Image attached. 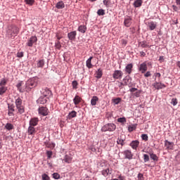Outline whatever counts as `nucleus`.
Returning a JSON list of instances; mask_svg holds the SVG:
<instances>
[{"instance_id":"1","label":"nucleus","mask_w":180,"mask_h":180,"mask_svg":"<svg viewBox=\"0 0 180 180\" xmlns=\"http://www.w3.org/2000/svg\"><path fill=\"white\" fill-rule=\"evenodd\" d=\"M39 84V78L32 77L28 79L25 83V91L26 92H30L33 88H36Z\"/></svg>"},{"instance_id":"2","label":"nucleus","mask_w":180,"mask_h":180,"mask_svg":"<svg viewBox=\"0 0 180 180\" xmlns=\"http://www.w3.org/2000/svg\"><path fill=\"white\" fill-rule=\"evenodd\" d=\"M6 33L8 37L13 39V34L16 36L19 33V28L15 25H11L8 27Z\"/></svg>"},{"instance_id":"3","label":"nucleus","mask_w":180,"mask_h":180,"mask_svg":"<svg viewBox=\"0 0 180 180\" xmlns=\"http://www.w3.org/2000/svg\"><path fill=\"white\" fill-rule=\"evenodd\" d=\"M15 107L18 110V113L22 115L25 113V106L22 105V99L20 98H18L15 101Z\"/></svg>"},{"instance_id":"4","label":"nucleus","mask_w":180,"mask_h":180,"mask_svg":"<svg viewBox=\"0 0 180 180\" xmlns=\"http://www.w3.org/2000/svg\"><path fill=\"white\" fill-rule=\"evenodd\" d=\"M116 125L115 124H107L101 128L102 131H115Z\"/></svg>"},{"instance_id":"5","label":"nucleus","mask_w":180,"mask_h":180,"mask_svg":"<svg viewBox=\"0 0 180 180\" xmlns=\"http://www.w3.org/2000/svg\"><path fill=\"white\" fill-rule=\"evenodd\" d=\"M36 43H37V37L32 36L28 39L26 44L28 47H33V44H36Z\"/></svg>"},{"instance_id":"6","label":"nucleus","mask_w":180,"mask_h":180,"mask_svg":"<svg viewBox=\"0 0 180 180\" xmlns=\"http://www.w3.org/2000/svg\"><path fill=\"white\" fill-rule=\"evenodd\" d=\"M123 77V72L122 70H115L112 74V78L114 79H122Z\"/></svg>"},{"instance_id":"7","label":"nucleus","mask_w":180,"mask_h":180,"mask_svg":"<svg viewBox=\"0 0 180 180\" xmlns=\"http://www.w3.org/2000/svg\"><path fill=\"white\" fill-rule=\"evenodd\" d=\"M38 112L39 115H41V116H47L49 115V109L46 107H39Z\"/></svg>"},{"instance_id":"8","label":"nucleus","mask_w":180,"mask_h":180,"mask_svg":"<svg viewBox=\"0 0 180 180\" xmlns=\"http://www.w3.org/2000/svg\"><path fill=\"white\" fill-rule=\"evenodd\" d=\"M123 155H124V158L127 160H133V153L130 150H126L122 152Z\"/></svg>"},{"instance_id":"9","label":"nucleus","mask_w":180,"mask_h":180,"mask_svg":"<svg viewBox=\"0 0 180 180\" xmlns=\"http://www.w3.org/2000/svg\"><path fill=\"white\" fill-rule=\"evenodd\" d=\"M174 143L169 142L168 140L165 141V147L167 151L174 150Z\"/></svg>"},{"instance_id":"10","label":"nucleus","mask_w":180,"mask_h":180,"mask_svg":"<svg viewBox=\"0 0 180 180\" xmlns=\"http://www.w3.org/2000/svg\"><path fill=\"white\" fill-rule=\"evenodd\" d=\"M147 62H143L141 65H139V70L141 72V74L146 73V71H147Z\"/></svg>"},{"instance_id":"11","label":"nucleus","mask_w":180,"mask_h":180,"mask_svg":"<svg viewBox=\"0 0 180 180\" xmlns=\"http://www.w3.org/2000/svg\"><path fill=\"white\" fill-rule=\"evenodd\" d=\"M153 86L155 87V89H163V88H166L167 86H165V84L161 83V82H155V83L153 84Z\"/></svg>"},{"instance_id":"12","label":"nucleus","mask_w":180,"mask_h":180,"mask_svg":"<svg viewBox=\"0 0 180 180\" xmlns=\"http://www.w3.org/2000/svg\"><path fill=\"white\" fill-rule=\"evenodd\" d=\"M68 37L69 40L74 41L77 39V31L70 32L68 34Z\"/></svg>"},{"instance_id":"13","label":"nucleus","mask_w":180,"mask_h":180,"mask_svg":"<svg viewBox=\"0 0 180 180\" xmlns=\"http://www.w3.org/2000/svg\"><path fill=\"white\" fill-rule=\"evenodd\" d=\"M47 101H49V97L41 96L40 98L37 100V103H39L40 105H44L47 103Z\"/></svg>"},{"instance_id":"14","label":"nucleus","mask_w":180,"mask_h":180,"mask_svg":"<svg viewBox=\"0 0 180 180\" xmlns=\"http://www.w3.org/2000/svg\"><path fill=\"white\" fill-rule=\"evenodd\" d=\"M27 134L28 136H32L34 137V134H36V129L34 127L29 126L27 129Z\"/></svg>"},{"instance_id":"15","label":"nucleus","mask_w":180,"mask_h":180,"mask_svg":"<svg viewBox=\"0 0 180 180\" xmlns=\"http://www.w3.org/2000/svg\"><path fill=\"white\" fill-rule=\"evenodd\" d=\"M37 124H39V118L33 117V118L30 119V126H32V127H34V126H37Z\"/></svg>"},{"instance_id":"16","label":"nucleus","mask_w":180,"mask_h":180,"mask_svg":"<svg viewBox=\"0 0 180 180\" xmlns=\"http://www.w3.org/2000/svg\"><path fill=\"white\" fill-rule=\"evenodd\" d=\"M102 175L103 176H108V175H112V168H107L105 169L102 170L101 172Z\"/></svg>"},{"instance_id":"17","label":"nucleus","mask_w":180,"mask_h":180,"mask_svg":"<svg viewBox=\"0 0 180 180\" xmlns=\"http://www.w3.org/2000/svg\"><path fill=\"white\" fill-rule=\"evenodd\" d=\"M124 25L126 27H130L131 26V17L128 16L124 18Z\"/></svg>"},{"instance_id":"18","label":"nucleus","mask_w":180,"mask_h":180,"mask_svg":"<svg viewBox=\"0 0 180 180\" xmlns=\"http://www.w3.org/2000/svg\"><path fill=\"white\" fill-rule=\"evenodd\" d=\"M42 96L45 98H49L51 95V91L49 89H44L42 90Z\"/></svg>"},{"instance_id":"19","label":"nucleus","mask_w":180,"mask_h":180,"mask_svg":"<svg viewBox=\"0 0 180 180\" xmlns=\"http://www.w3.org/2000/svg\"><path fill=\"white\" fill-rule=\"evenodd\" d=\"M148 27H149L150 30H154L155 27H157V22L154 21L148 22Z\"/></svg>"},{"instance_id":"20","label":"nucleus","mask_w":180,"mask_h":180,"mask_svg":"<svg viewBox=\"0 0 180 180\" xmlns=\"http://www.w3.org/2000/svg\"><path fill=\"white\" fill-rule=\"evenodd\" d=\"M140 144V142L137 140L132 141L130 143V147L133 148V150H137V147H139V145Z\"/></svg>"},{"instance_id":"21","label":"nucleus","mask_w":180,"mask_h":180,"mask_svg":"<svg viewBox=\"0 0 180 180\" xmlns=\"http://www.w3.org/2000/svg\"><path fill=\"white\" fill-rule=\"evenodd\" d=\"M123 81L125 86L131 85V77H130V76H126Z\"/></svg>"},{"instance_id":"22","label":"nucleus","mask_w":180,"mask_h":180,"mask_svg":"<svg viewBox=\"0 0 180 180\" xmlns=\"http://www.w3.org/2000/svg\"><path fill=\"white\" fill-rule=\"evenodd\" d=\"M15 112V105H8V116H13V112Z\"/></svg>"},{"instance_id":"23","label":"nucleus","mask_w":180,"mask_h":180,"mask_svg":"<svg viewBox=\"0 0 180 180\" xmlns=\"http://www.w3.org/2000/svg\"><path fill=\"white\" fill-rule=\"evenodd\" d=\"M63 161L67 164H71V162H72V157L68 155H65L64 157Z\"/></svg>"},{"instance_id":"24","label":"nucleus","mask_w":180,"mask_h":180,"mask_svg":"<svg viewBox=\"0 0 180 180\" xmlns=\"http://www.w3.org/2000/svg\"><path fill=\"white\" fill-rule=\"evenodd\" d=\"M56 8H57V9H64V8H65V4H64V1H60L58 2L56 4Z\"/></svg>"},{"instance_id":"25","label":"nucleus","mask_w":180,"mask_h":180,"mask_svg":"<svg viewBox=\"0 0 180 180\" xmlns=\"http://www.w3.org/2000/svg\"><path fill=\"white\" fill-rule=\"evenodd\" d=\"M125 71L127 74H131V71H133V64H128L125 68Z\"/></svg>"},{"instance_id":"26","label":"nucleus","mask_w":180,"mask_h":180,"mask_svg":"<svg viewBox=\"0 0 180 180\" xmlns=\"http://www.w3.org/2000/svg\"><path fill=\"white\" fill-rule=\"evenodd\" d=\"M81 101H82V98L79 97V96H75L73 99V102L76 106L77 105H79V103H81Z\"/></svg>"},{"instance_id":"27","label":"nucleus","mask_w":180,"mask_h":180,"mask_svg":"<svg viewBox=\"0 0 180 180\" xmlns=\"http://www.w3.org/2000/svg\"><path fill=\"white\" fill-rule=\"evenodd\" d=\"M98 101H99V98H98V96H93L91 100V105L92 106H96V102H98Z\"/></svg>"},{"instance_id":"28","label":"nucleus","mask_w":180,"mask_h":180,"mask_svg":"<svg viewBox=\"0 0 180 180\" xmlns=\"http://www.w3.org/2000/svg\"><path fill=\"white\" fill-rule=\"evenodd\" d=\"M139 46L142 47V49H146V47H150V45H148V43L146 41H142L139 43Z\"/></svg>"},{"instance_id":"29","label":"nucleus","mask_w":180,"mask_h":180,"mask_svg":"<svg viewBox=\"0 0 180 180\" xmlns=\"http://www.w3.org/2000/svg\"><path fill=\"white\" fill-rule=\"evenodd\" d=\"M92 58H94V57L91 56L86 61V65L87 68H92V67H94L91 63Z\"/></svg>"},{"instance_id":"30","label":"nucleus","mask_w":180,"mask_h":180,"mask_svg":"<svg viewBox=\"0 0 180 180\" xmlns=\"http://www.w3.org/2000/svg\"><path fill=\"white\" fill-rule=\"evenodd\" d=\"M22 85H23V82H20L17 84V88L20 92L23 93L25 92V91H26V88L25 89L22 88Z\"/></svg>"},{"instance_id":"31","label":"nucleus","mask_w":180,"mask_h":180,"mask_svg":"<svg viewBox=\"0 0 180 180\" xmlns=\"http://www.w3.org/2000/svg\"><path fill=\"white\" fill-rule=\"evenodd\" d=\"M78 31L80 32V33H85L86 32V25H79L78 27Z\"/></svg>"},{"instance_id":"32","label":"nucleus","mask_w":180,"mask_h":180,"mask_svg":"<svg viewBox=\"0 0 180 180\" xmlns=\"http://www.w3.org/2000/svg\"><path fill=\"white\" fill-rule=\"evenodd\" d=\"M37 68H43L44 67V59L39 60L37 63Z\"/></svg>"},{"instance_id":"33","label":"nucleus","mask_w":180,"mask_h":180,"mask_svg":"<svg viewBox=\"0 0 180 180\" xmlns=\"http://www.w3.org/2000/svg\"><path fill=\"white\" fill-rule=\"evenodd\" d=\"M8 91V87L5 86H0V95H4Z\"/></svg>"},{"instance_id":"34","label":"nucleus","mask_w":180,"mask_h":180,"mask_svg":"<svg viewBox=\"0 0 180 180\" xmlns=\"http://www.w3.org/2000/svg\"><path fill=\"white\" fill-rule=\"evenodd\" d=\"M68 119L71 120L73 117H77V112L73 110L68 114Z\"/></svg>"},{"instance_id":"35","label":"nucleus","mask_w":180,"mask_h":180,"mask_svg":"<svg viewBox=\"0 0 180 180\" xmlns=\"http://www.w3.org/2000/svg\"><path fill=\"white\" fill-rule=\"evenodd\" d=\"M102 75H103V72L101 69H98L96 72V78H102Z\"/></svg>"},{"instance_id":"36","label":"nucleus","mask_w":180,"mask_h":180,"mask_svg":"<svg viewBox=\"0 0 180 180\" xmlns=\"http://www.w3.org/2000/svg\"><path fill=\"white\" fill-rule=\"evenodd\" d=\"M142 4H143V1L141 0H136L134 1V6H135V8H140Z\"/></svg>"},{"instance_id":"37","label":"nucleus","mask_w":180,"mask_h":180,"mask_svg":"<svg viewBox=\"0 0 180 180\" xmlns=\"http://www.w3.org/2000/svg\"><path fill=\"white\" fill-rule=\"evenodd\" d=\"M149 155H150L151 160H153V161H158V156H157V155H155L153 153H150Z\"/></svg>"},{"instance_id":"38","label":"nucleus","mask_w":180,"mask_h":180,"mask_svg":"<svg viewBox=\"0 0 180 180\" xmlns=\"http://www.w3.org/2000/svg\"><path fill=\"white\" fill-rule=\"evenodd\" d=\"M112 101L113 102L114 105H119V103L122 102V98H114L112 100Z\"/></svg>"},{"instance_id":"39","label":"nucleus","mask_w":180,"mask_h":180,"mask_svg":"<svg viewBox=\"0 0 180 180\" xmlns=\"http://www.w3.org/2000/svg\"><path fill=\"white\" fill-rule=\"evenodd\" d=\"M5 129H6V130H13V124L11 123H7L5 126Z\"/></svg>"},{"instance_id":"40","label":"nucleus","mask_w":180,"mask_h":180,"mask_svg":"<svg viewBox=\"0 0 180 180\" xmlns=\"http://www.w3.org/2000/svg\"><path fill=\"white\" fill-rule=\"evenodd\" d=\"M7 82H8V80H6V79L5 78L1 79L0 82V86H5Z\"/></svg>"},{"instance_id":"41","label":"nucleus","mask_w":180,"mask_h":180,"mask_svg":"<svg viewBox=\"0 0 180 180\" xmlns=\"http://www.w3.org/2000/svg\"><path fill=\"white\" fill-rule=\"evenodd\" d=\"M117 144H120V146H124V140L122 138H118L117 141Z\"/></svg>"},{"instance_id":"42","label":"nucleus","mask_w":180,"mask_h":180,"mask_svg":"<svg viewBox=\"0 0 180 180\" xmlns=\"http://www.w3.org/2000/svg\"><path fill=\"white\" fill-rule=\"evenodd\" d=\"M117 122L118 123H126L127 122V120H126V117H120L117 119Z\"/></svg>"},{"instance_id":"43","label":"nucleus","mask_w":180,"mask_h":180,"mask_svg":"<svg viewBox=\"0 0 180 180\" xmlns=\"http://www.w3.org/2000/svg\"><path fill=\"white\" fill-rule=\"evenodd\" d=\"M97 15H98V16H103V15H105V10L103 9L98 10Z\"/></svg>"},{"instance_id":"44","label":"nucleus","mask_w":180,"mask_h":180,"mask_svg":"<svg viewBox=\"0 0 180 180\" xmlns=\"http://www.w3.org/2000/svg\"><path fill=\"white\" fill-rule=\"evenodd\" d=\"M136 127H137V124H134V125L129 126L128 127V130L129 131L131 132L133 131V130H136Z\"/></svg>"},{"instance_id":"45","label":"nucleus","mask_w":180,"mask_h":180,"mask_svg":"<svg viewBox=\"0 0 180 180\" xmlns=\"http://www.w3.org/2000/svg\"><path fill=\"white\" fill-rule=\"evenodd\" d=\"M141 139H142V140H143V141H148V135H147L146 134H143L141 135Z\"/></svg>"},{"instance_id":"46","label":"nucleus","mask_w":180,"mask_h":180,"mask_svg":"<svg viewBox=\"0 0 180 180\" xmlns=\"http://www.w3.org/2000/svg\"><path fill=\"white\" fill-rule=\"evenodd\" d=\"M72 88L73 89H77V88H78V82H77L76 80L73 81L72 82Z\"/></svg>"},{"instance_id":"47","label":"nucleus","mask_w":180,"mask_h":180,"mask_svg":"<svg viewBox=\"0 0 180 180\" xmlns=\"http://www.w3.org/2000/svg\"><path fill=\"white\" fill-rule=\"evenodd\" d=\"M171 104L173 105V106H176L178 105V99L176 98H172L171 101Z\"/></svg>"},{"instance_id":"48","label":"nucleus","mask_w":180,"mask_h":180,"mask_svg":"<svg viewBox=\"0 0 180 180\" xmlns=\"http://www.w3.org/2000/svg\"><path fill=\"white\" fill-rule=\"evenodd\" d=\"M25 2H26L27 5L32 6L34 4V0H25Z\"/></svg>"},{"instance_id":"49","label":"nucleus","mask_w":180,"mask_h":180,"mask_svg":"<svg viewBox=\"0 0 180 180\" xmlns=\"http://www.w3.org/2000/svg\"><path fill=\"white\" fill-rule=\"evenodd\" d=\"M55 46L58 50H60L61 49V42H60V41H57L55 44Z\"/></svg>"},{"instance_id":"50","label":"nucleus","mask_w":180,"mask_h":180,"mask_svg":"<svg viewBox=\"0 0 180 180\" xmlns=\"http://www.w3.org/2000/svg\"><path fill=\"white\" fill-rule=\"evenodd\" d=\"M143 160H144V162H148V161H150V156H148V155L147 154H144Z\"/></svg>"},{"instance_id":"51","label":"nucleus","mask_w":180,"mask_h":180,"mask_svg":"<svg viewBox=\"0 0 180 180\" xmlns=\"http://www.w3.org/2000/svg\"><path fill=\"white\" fill-rule=\"evenodd\" d=\"M135 93H134V96H136V98H139L140 95L141 94V90H136Z\"/></svg>"},{"instance_id":"52","label":"nucleus","mask_w":180,"mask_h":180,"mask_svg":"<svg viewBox=\"0 0 180 180\" xmlns=\"http://www.w3.org/2000/svg\"><path fill=\"white\" fill-rule=\"evenodd\" d=\"M42 180H50V176L47 175L46 174H42Z\"/></svg>"},{"instance_id":"53","label":"nucleus","mask_w":180,"mask_h":180,"mask_svg":"<svg viewBox=\"0 0 180 180\" xmlns=\"http://www.w3.org/2000/svg\"><path fill=\"white\" fill-rule=\"evenodd\" d=\"M52 175L54 179H60V174L58 173H53Z\"/></svg>"},{"instance_id":"54","label":"nucleus","mask_w":180,"mask_h":180,"mask_svg":"<svg viewBox=\"0 0 180 180\" xmlns=\"http://www.w3.org/2000/svg\"><path fill=\"white\" fill-rule=\"evenodd\" d=\"M46 155H47L49 160H50V158H51V156L53 155V151L48 150L46 152Z\"/></svg>"},{"instance_id":"55","label":"nucleus","mask_w":180,"mask_h":180,"mask_svg":"<svg viewBox=\"0 0 180 180\" xmlns=\"http://www.w3.org/2000/svg\"><path fill=\"white\" fill-rule=\"evenodd\" d=\"M138 180H144V175H143L141 173H139L138 174Z\"/></svg>"},{"instance_id":"56","label":"nucleus","mask_w":180,"mask_h":180,"mask_svg":"<svg viewBox=\"0 0 180 180\" xmlns=\"http://www.w3.org/2000/svg\"><path fill=\"white\" fill-rule=\"evenodd\" d=\"M103 5L106 6V8H109V0H103Z\"/></svg>"},{"instance_id":"57","label":"nucleus","mask_w":180,"mask_h":180,"mask_svg":"<svg viewBox=\"0 0 180 180\" xmlns=\"http://www.w3.org/2000/svg\"><path fill=\"white\" fill-rule=\"evenodd\" d=\"M17 57L22 58V57H23V52H18Z\"/></svg>"},{"instance_id":"58","label":"nucleus","mask_w":180,"mask_h":180,"mask_svg":"<svg viewBox=\"0 0 180 180\" xmlns=\"http://www.w3.org/2000/svg\"><path fill=\"white\" fill-rule=\"evenodd\" d=\"M154 77H155V78H161V73L156 72L154 74Z\"/></svg>"},{"instance_id":"59","label":"nucleus","mask_w":180,"mask_h":180,"mask_svg":"<svg viewBox=\"0 0 180 180\" xmlns=\"http://www.w3.org/2000/svg\"><path fill=\"white\" fill-rule=\"evenodd\" d=\"M144 77L146 78H148V77H151V73L150 72H147L145 75Z\"/></svg>"},{"instance_id":"60","label":"nucleus","mask_w":180,"mask_h":180,"mask_svg":"<svg viewBox=\"0 0 180 180\" xmlns=\"http://www.w3.org/2000/svg\"><path fill=\"white\" fill-rule=\"evenodd\" d=\"M121 42H122V44H123L124 46H126L127 44V40L122 39Z\"/></svg>"},{"instance_id":"61","label":"nucleus","mask_w":180,"mask_h":180,"mask_svg":"<svg viewBox=\"0 0 180 180\" xmlns=\"http://www.w3.org/2000/svg\"><path fill=\"white\" fill-rule=\"evenodd\" d=\"M136 91H137V89H136V88L130 89V92H132L133 94H134V92H136Z\"/></svg>"},{"instance_id":"62","label":"nucleus","mask_w":180,"mask_h":180,"mask_svg":"<svg viewBox=\"0 0 180 180\" xmlns=\"http://www.w3.org/2000/svg\"><path fill=\"white\" fill-rule=\"evenodd\" d=\"M159 61H160V63H164V56H160Z\"/></svg>"},{"instance_id":"63","label":"nucleus","mask_w":180,"mask_h":180,"mask_svg":"<svg viewBox=\"0 0 180 180\" xmlns=\"http://www.w3.org/2000/svg\"><path fill=\"white\" fill-rule=\"evenodd\" d=\"M173 10L175 11V12H176L178 11V7L175 5L172 6Z\"/></svg>"},{"instance_id":"64","label":"nucleus","mask_w":180,"mask_h":180,"mask_svg":"<svg viewBox=\"0 0 180 180\" xmlns=\"http://www.w3.org/2000/svg\"><path fill=\"white\" fill-rule=\"evenodd\" d=\"M119 179L120 180H124L125 179H124V176H122V175H120V176H119Z\"/></svg>"}]
</instances>
